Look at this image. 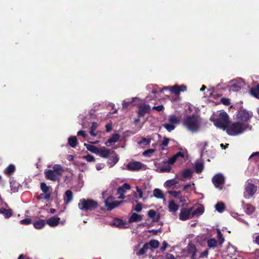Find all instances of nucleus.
<instances>
[{"label":"nucleus","mask_w":259,"mask_h":259,"mask_svg":"<svg viewBox=\"0 0 259 259\" xmlns=\"http://www.w3.org/2000/svg\"><path fill=\"white\" fill-rule=\"evenodd\" d=\"M183 124L189 130L196 132L199 127L198 116L194 114L187 116L183 120Z\"/></svg>","instance_id":"obj_1"},{"label":"nucleus","mask_w":259,"mask_h":259,"mask_svg":"<svg viewBox=\"0 0 259 259\" xmlns=\"http://www.w3.org/2000/svg\"><path fill=\"white\" fill-rule=\"evenodd\" d=\"M98 206V202L92 199L82 198L78 204V208L83 211H92Z\"/></svg>","instance_id":"obj_2"},{"label":"nucleus","mask_w":259,"mask_h":259,"mask_svg":"<svg viewBox=\"0 0 259 259\" xmlns=\"http://www.w3.org/2000/svg\"><path fill=\"white\" fill-rule=\"evenodd\" d=\"M230 123L229 116L225 112L221 113L218 118L214 120V124L224 130H227Z\"/></svg>","instance_id":"obj_3"},{"label":"nucleus","mask_w":259,"mask_h":259,"mask_svg":"<svg viewBox=\"0 0 259 259\" xmlns=\"http://www.w3.org/2000/svg\"><path fill=\"white\" fill-rule=\"evenodd\" d=\"M244 130L243 123L235 122L229 124L226 132L230 136H235L241 134Z\"/></svg>","instance_id":"obj_4"},{"label":"nucleus","mask_w":259,"mask_h":259,"mask_svg":"<svg viewBox=\"0 0 259 259\" xmlns=\"http://www.w3.org/2000/svg\"><path fill=\"white\" fill-rule=\"evenodd\" d=\"M212 182L216 188L222 190L223 185L225 184V178L222 174H218L212 177Z\"/></svg>","instance_id":"obj_5"},{"label":"nucleus","mask_w":259,"mask_h":259,"mask_svg":"<svg viewBox=\"0 0 259 259\" xmlns=\"http://www.w3.org/2000/svg\"><path fill=\"white\" fill-rule=\"evenodd\" d=\"M114 197L111 196L108 197L105 201V205L107 207V210H112L123 202V201H114Z\"/></svg>","instance_id":"obj_6"},{"label":"nucleus","mask_w":259,"mask_h":259,"mask_svg":"<svg viewBox=\"0 0 259 259\" xmlns=\"http://www.w3.org/2000/svg\"><path fill=\"white\" fill-rule=\"evenodd\" d=\"M237 118L242 122L247 121L252 116L251 112L245 110L240 109L237 114Z\"/></svg>","instance_id":"obj_7"},{"label":"nucleus","mask_w":259,"mask_h":259,"mask_svg":"<svg viewBox=\"0 0 259 259\" xmlns=\"http://www.w3.org/2000/svg\"><path fill=\"white\" fill-rule=\"evenodd\" d=\"M257 191V187L250 183H246L244 194L248 197H251Z\"/></svg>","instance_id":"obj_8"},{"label":"nucleus","mask_w":259,"mask_h":259,"mask_svg":"<svg viewBox=\"0 0 259 259\" xmlns=\"http://www.w3.org/2000/svg\"><path fill=\"white\" fill-rule=\"evenodd\" d=\"M192 208L183 209L181 210L179 214V218L182 221H186L193 218L192 213Z\"/></svg>","instance_id":"obj_9"},{"label":"nucleus","mask_w":259,"mask_h":259,"mask_svg":"<svg viewBox=\"0 0 259 259\" xmlns=\"http://www.w3.org/2000/svg\"><path fill=\"white\" fill-rule=\"evenodd\" d=\"M143 163L139 161L129 162L126 165V169L130 171H138L142 169Z\"/></svg>","instance_id":"obj_10"},{"label":"nucleus","mask_w":259,"mask_h":259,"mask_svg":"<svg viewBox=\"0 0 259 259\" xmlns=\"http://www.w3.org/2000/svg\"><path fill=\"white\" fill-rule=\"evenodd\" d=\"M150 106L146 104H143L139 106L138 114L139 117H143L146 114L150 113Z\"/></svg>","instance_id":"obj_11"},{"label":"nucleus","mask_w":259,"mask_h":259,"mask_svg":"<svg viewBox=\"0 0 259 259\" xmlns=\"http://www.w3.org/2000/svg\"><path fill=\"white\" fill-rule=\"evenodd\" d=\"M45 177L47 179L51 180L53 182L59 181L60 180L59 178H57L55 175L53 169H47L45 171Z\"/></svg>","instance_id":"obj_12"},{"label":"nucleus","mask_w":259,"mask_h":259,"mask_svg":"<svg viewBox=\"0 0 259 259\" xmlns=\"http://www.w3.org/2000/svg\"><path fill=\"white\" fill-rule=\"evenodd\" d=\"M109 157V159L107 163L110 165V167L113 166L119 160V157L114 151H112V152Z\"/></svg>","instance_id":"obj_13"},{"label":"nucleus","mask_w":259,"mask_h":259,"mask_svg":"<svg viewBox=\"0 0 259 259\" xmlns=\"http://www.w3.org/2000/svg\"><path fill=\"white\" fill-rule=\"evenodd\" d=\"M113 150L109 149L106 148L105 147H101L99 148V151L98 155L100 157L104 158L109 157L111 155Z\"/></svg>","instance_id":"obj_14"},{"label":"nucleus","mask_w":259,"mask_h":259,"mask_svg":"<svg viewBox=\"0 0 259 259\" xmlns=\"http://www.w3.org/2000/svg\"><path fill=\"white\" fill-rule=\"evenodd\" d=\"M148 216L152 220L153 222H157L159 221L160 215L159 213H157L156 211L153 209H150L148 211Z\"/></svg>","instance_id":"obj_15"},{"label":"nucleus","mask_w":259,"mask_h":259,"mask_svg":"<svg viewBox=\"0 0 259 259\" xmlns=\"http://www.w3.org/2000/svg\"><path fill=\"white\" fill-rule=\"evenodd\" d=\"M53 169L55 175H56L57 178H60V177L62 176L64 169L61 165L59 164H55L53 166Z\"/></svg>","instance_id":"obj_16"},{"label":"nucleus","mask_w":259,"mask_h":259,"mask_svg":"<svg viewBox=\"0 0 259 259\" xmlns=\"http://www.w3.org/2000/svg\"><path fill=\"white\" fill-rule=\"evenodd\" d=\"M60 221V218L56 217H53L49 218L47 221V223L51 227H56L57 226Z\"/></svg>","instance_id":"obj_17"},{"label":"nucleus","mask_w":259,"mask_h":259,"mask_svg":"<svg viewBox=\"0 0 259 259\" xmlns=\"http://www.w3.org/2000/svg\"><path fill=\"white\" fill-rule=\"evenodd\" d=\"M73 199V193L70 190H67L64 196V200L65 204H67L71 202Z\"/></svg>","instance_id":"obj_18"},{"label":"nucleus","mask_w":259,"mask_h":259,"mask_svg":"<svg viewBox=\"0 0 259 259\" xmlns=\"http://www.w3.org/2000/svg\"><path fill=\"white\" fill-rule=\"evenodd\" d=\"M243 209L245 212L247 214H252L255 210V207L249 203L244 204Z\"/></svg>","instance_id":"obj_19"},{"label":"nucleus","mask_w":259,"mask_h":259,"mask_svg":"<svg viewBox=\"0 0 259 259\" xmlns=\"http://www.w3.org/2000/svg\"><path fill=\"white\" fill-rule=\"evenodd\" d=\"M46 224L45 220L39 219L33 223V226L36 229L43 228Z\"/></svg>","instance_id":"obj_20"},{"label":"nucleus","mask_w":259,"mask_h":259,"mask_svg":"<svg viewBox=\"0 0 259 259\" xmlns=\"http://www.w3.org/2000/svg\"><path fill=\"white\" fill-rule=\"evenodd\" d=\"M142 220V217L140 214H138L136 213H133L129 219V222H138Z\"/></svg>","instance_id":"obj_21"},{"label":"nucleus","mask_w":259,"mask_h":259,"mask_svg":"<svg viewBox=\"0 0 259 259\" xmlns=\"http://www.w3.org/2000/svg\"><path fill=\"white\" fill-rule=\"evenodd\" d=\"M0 213L3 214L6 219H9L13 215V212L11 209H6L2 208L0 209Z\"/></svg>","instance_id":"obj_22"},{"label":"nucleus","mask_w":259,"mask_h":259,"mask_svg":"<svg viewBox=\"0 0 259 259\" xmlns=\"http://www.w3.org/2000/svg\"><path fill=\"white\" fill-rule=\"evenodd\" d=\"M250 93L252 96L259 99V83L250 89Z\"/></svg>","instance_id":"obj_23"},{"label":"nucleus","mask_w":259,"mask_h":259,"mask_svg":"<svg viewBox=\"0 0 259 259\" xmlns=\"http://www.w3.org/2000/svg\"><path fill=\"white\" fill-rule=\"evenodd\" d=\"M119 135L118 134H114L112 135L107 140L106 145L108 146V143L111 144L117 142L119 138Z\"/></svg>","instance_id":"obj_24"},{"label":"nucleus","mask_w":259,"mask_h":259,"mask_svg":"<svg viewBox=\"0 0 259 259\" xmlns=\"http://www.w3.org/2000/svg\"><path fill=\"white\" fill-rule=\"evenodd\" d=\"M84 146H85L88 150L98 155L99 151V148H97L95 146L90 144H84Z\"/></svg>","instance_id":"obj_25"},{"label":"nucleus","mask_w":259,"mask_h":259,"mask_svg":"<svg viewBox=\"0 0 259 259\" xmlns=\"http://www.w3.org/2000/svg\"><path fill=\"white\" fill-rule=\"evenodd\" d=\"M125 223L121 219L118 218H115L113 222V225L116 227H119V228H124Z\"/></svg>","instance_id":"obj_26"},{"label":"nucleus","mask_w":259,"mask_h":259,"mask_svg":"<svg viewBox=\"0 0 259 259\" xmlns=\"http://www.w3.org/2000/svg\"><path fill=\"white\" fill-rule=\"evenodd\" d=\"M148 246L150 247L149 249H156L159 246V242L157 240H151L148 243H146Z\"/></svg>","instance_id":"obj_27"},{"label":"nucleus","mask_w":259,"mask_h":259,"mask_svg":"<svg viewBox=\"0 0 259 259\" xmlns=\"http://www.w3.org/2000/svg\"><path fill=\"white\" fill-rule=\"evenodd\" d=\"M68 144L72 148H75L77 144V140L75 136H70L68 139Z\"/></svg>","instance_id":"obj_28"},{"label":"nucleus","mask_w":259,"mask_h":259,"mask_svg":"<svg viewBox=\"0 0 259 259\" xmlns=\"http://www.w3.org/2000/svg\"><path fill=\"white\" fill-rule=\"evenodd\" d=\"M179 208V206L174 201H171L169 203L168 209L170 212H175Z\"/></svg>","instance_id":"obj_29"},{"label":"nucleus","mask_w":259,"mask_h":259,"mask_svg":"<svg viewBox=\"0 0 259 259\" xmlns=\"http://www.w3.org/2000/svg\"><path fill=\"white\" fill-rule=\"evenodd\" d=\"M15 166L13 164H10L6 168L4 172L6 175L10 176L15 172Z\"/></svg>","instance_id":"obj_30"},{"label":"nucleus","mask_w":259,"mask_h":259,"mask_svg":"<svg viewBox=\"0 0 259 259\" xmlns=\"http://www.w3.org/2000/svg\"><path fill=\"white\" fill-rule=\"evenodd\" d=\"M153 195L157 198L161 199L164 197L162 191L159 189L156 188L153 191Z\"/></svg>","instance_id":"obj_31"},{"label":"nucleus","mask_w":259,"mask_h":259,"mask_svg":"<svg viewBox=\"0 0 259 259\" xmlns=\"http://www.w3.org/2000/svg\"><path fill=\"white\" fill-rule=\"evenodd\" d=\"M168 121L169 123L174 125L180 123V119L175 115H171L169 116Z\"/></svg>","instance_id":"obj_32"},{"label":"nucleus","mask_w":259,"mask_h":259,"mask_svg":"<svg viewBox=\"0 0 259 259\" xmlns=\"http://www.w3.org/2000/svg\"><path fill=\"white\" fill-rule=\"evenodd\" d=\"M150 247L147 243L144 244L143 246L137 252L138 255H142L145 253V252L149 249Z\"/></svg>","instance_id":"obj_33"},{"label":"nucleus","mask_w":259,"mask_h":259,"mask_svg":"<svg viewBox=\"0 0 259 259\" xmlns=\"http://www.w3.org/2000/svg\"><path fill=\"white\" fill-rule=\"evenodd\" d=\"M215 209L219 212H222L225 209V205L223 202H218L215 205Z\"/></svg>","instance_id":"obj_34"},{"label":"nucleus","mask_w":259,"mask_h":259,"mask_svg":"<svg viewBox=\"0 0 259 259\" xmlns=\"http://www.w3.org/2000/svg\"><path fill=\"white\" fill-rule=\"evenodd\" d=\"M217 237L219 240V243L220 245H222V244L224 243L225 241V239L223 237V234L222 233L220 229H218L217 230Z\"/></svg>","instance_id":"obj_35"},{"label":"nucleus","mask_w":259,"mask_h":259,"mask_svg":"<svg viewBox=\"0 0 259 259\" xmlns=\"http://www.w3.org/2000/svg\"><path fill=\"white\" fill-rule=\"evenodd\" d=\"M193 172L190 169H185L183 172L182 176L184 178L190 179L192 177Z\"/></svg>","instance_id":"obj_36"},{"label":"nucleus","mask_w":259,"mask_h":259,"mask_svg":"<svg viewBox=\"0 0 259 259\" xmlns=\"http://www.w3.org/2000/svg\"><path fill=\"white\" fill-rule=\"evenodd\" d=\"M204 212V208L202 207H198L195 210L192 211V217H194L196 215L202 214Z\"/></svg>","instance_id":"obj_37"},{"label":"nucleus","mask_w":259,"mask_h":259,"mask_svg":"<svg viewBox=\"0 0 259 259\" xmlns=\"http://www.w3.org/2000/svg\"><path fill=\"white\" fill-rule=\"evenodd\" d=\"M203 164L202 163H197L195 166V172L197 174L201 173L203 169Z\"/></svg>","instance_id":"obj_38"},{"label":"nucleus","mask_w":259,"mask_h":259,"mask_svg":"<svg viewBox=\"0 0 259 259\" xmlns=\"http://www.w3.org/2000/svg\"><path fill=\"white\" fill-rule=\"evenodd\" d=\"M177 184H178V182L174 179H171L169 180L166 181L164 185L166 187H170L172 186L176 185Z\"/></svg>","instance_id":"obj_39"},{"label":"nucleus","mask_w":259,"mask_h":259,"mask_svg":"<svg viewBox=\"0 0 259 259\" xmlns=\"http://www.w3.org/2000/svg\"><path fill=\"white\" fill-rule=\"evenodd\" d=\"M117 194L119 195L118 198L123 199L125 198L124 193L126 192L122 188L120 187H118L117 190Z\"/></svg>","instance_id":"obj_40"},{"label":"nucleus","mask_w":259,"mask_h":259,"mask_svg":"<svg viewBox=\"0 0 259 259\" xmlns=\"http://www.w3.org/2000/svg\"><path fill=\"white\" fill-rule=\"evenodd\" d=\"M171 169V166L168 165L167 166H161L159 168V172H169L170 171Z\"/></svg>","instance_id":"obj_41"},{"label":"nucleus","mask_w":259,"mask_h":259,"mask_svg":"<svg viewBox=\"0 0 259 259\" xmlns=\"http://www.w3.org/2000/svg\"><path fill=\"white\" fill-rule=\"evenodd\" d=\"M217 241L215 239L212 238L207 241V245L209 247H215L217 246Z\"/></svg>","instance_id":"obj_42"},{"label":"nucleus","mask_w":259,"mask_h":259,"mask_svg":"<svg viewBox=\"0 0 259 259\" xmlns=\"http://www.w3.org/2000/svg\"><path fill=\"white\" fill-rule=\"evenodd\" d=\"M40 189L44 193H47L49 192L50 188L45 183L42 182L40 184Z\"/></svg>","instance_id":"obj_43"},{"label":"nucleus","mask_w":259,"mask_h":259,"mask_svg":"<svg viewBox=\"0 0 259 259\" xmlns=\"http://www.w3.org/2000/svg\"><path fill=\"white\" fill-rule=\"evenodd\" d=\"M163 126L169 132H170L171 131L174 130L176 127L175 125L171 124L170 123H164L163 124Z\"/></svg>","instance_id":"obj_44"},{"label":"nucleus","mask_w":259,"mask_h":259,"mask_svg":"<svg viewBox=\"0 0 259 259\" xmlns=\"http://www.w3.org/2000/svg\"><path fill=\"white\" fill-rule=\"evenodd\" d=\"M170 91L171 93H175L176 95H179L180 93V90H179V85H175L171 88Z\"/></svg>","instance_id":"obj_45"},{"label":"nucleus","mask_w":259,"mask_h":259,"mask_svg":"<svg viewBox=\"0 0 259 259\" xmlns=\"http://www.w3.org/2000/svg\"><path fill=\"white\" fill-rule=\"evenodd\" d=\"M82 158L87 160L88 162H94L95 161V158L90 154H88L86 156H83Z\"/></svg>","instance_id":"obj_46"},{"label":"nucleus","mask_w":259,"mask_h":259,"mask_svg":"<svg viewBox=\"0 0 259 259\" xmlns=\"http://www.w3.org/2000/svg\"><path fill=\"white\" fill-rule=\"evenodd\" d=\"M151 142V140L150 139H147L146 138H142L141 141L138 142V144L139 145H141L142 144H144L146 145L149 144Z\"/></svg>","instance_id":"obj_47"},{"label":"nucleus","mask_w":259,"mask_h":259,"mask_svg":"<svg viewBox=\"0 0 259 259\" xmlns=\"http://www.w3.org/2000/svg\"><path fill=\"white\" fill-rule=\"evenodd\" d=\"M20 224L22 225H29L32 222V220L29 218H26L20 221Z\"/></svg>","instance_id":"obj_48"},{"label":"nucleus","mask_w":259,"mask_h":259,"mask_svg":"<svg viewBox=\"0 0 259 259\" xmlns=\"http://www.w3.org/2000/svg\"><path fill=\"white\" fill-rule=\"evenodd\" d=\"M221 102L226 106H228L231 104L230 100L227 98H222L221 99Z\"/></svg>","instance_id":"obj_49"},{"label":"nucleus","mask_w":259,"mask_h":259,"mask_svg":"<svg viewBox=\"0 0 259 259\" xmlns=\"http://www.w3.org/2000/svg\"><path fill=\"white\" fill-rule=\"evenodd\" d=\"M122 106L123 108H128L131 105H134V104L133 103V101L130 102V101H126L124 100L122 102Z\"/></svg>","instance_id":"obj_50"},{"label":"nucleus","mask_w":259,"mask_h":259,"mask_svg":"<svg viewBox=\"0 0 259 259\" xmlns=\"http://www.w3.org/2000/svg\"><path fill=\"white\" fill-rule=\"evenodd\" d=\"M188 252L192 253V254L194 252L196 253V248L194 245H193V244L189 245Z\"/></svg>","instance_id":"obj_51"},{"label":"nucleus","mask_w":259,"mask_h":259,"mask_svg":"<svg viewBox=\"0 0 259 259\" xmlns=\"http://www.w3.org/2000/svg\"><path fill=\"white\" fill-rule=\"evenodd\" d=\"M168 193L174 197L177 198L178 197V195L181 193V191H168Z\"/></svg>","instance_id":"obj_52"},{"label":"nucleus","mask_w":259,"mask_h":259,"mask_svg":"<svg viewBox=\"0 0 259 259\" xmlns=\"http://www.w3.org/2000/svg\"><path fill=\"white\" fill-rule=\"evenodd\" d=\"M142 203H140V202H137V205H136L135 208H134V210L136 211V212H140L141 210H142Z\"/></svg>","instance_id":"obj_53"},{"label":"nucleus","mask_w":259,"mask_h":259,"mask_svg":"<svg viewBox=\"0 0 259 259\" xmlns=\"http://www.w3.org/2000/svg\"><path fill=\"white\" fill-rule=\"evenodd\" d=\"M169 142V139L167 137H164L163 140L161 143V145L164 147H166L168 145Z\"/></svg>","instance_id":"obj_54"},{"label":"nucleus","mask_w":259,"mask_h":259,"mask_svg":"<svg viewBox=\"0 0 259 259\" xmlns=\"http://www.w3.org/2000/svg\"><path fill=\"white\" fill-rule=\"evenodd\" d=\"M136 190H137V191L138 194V196L136 194L135 197H137V198L138 197L139 198H142V197H143V192H142V190L140 188H139L138 187H136Z\"/></svg>","instance_id":"obj_55"},{"label":"nucleus","mask_w":259,"mask_h":259,"mask_svg":"<svg viewBox=\"0 0 259 259\" xmlns=\"http://www.w3.org/2000/svg\"><path fill=\"white\" fill-rule=\"evenodd\" d=\"M168 245L167 242L166 241H163L162 242V246L160 247V250L162 251H164L168 247Z\"/></svg>","instance_id":"obj_56"},{"label":"nucleus","mask_w":259,"mask_h":259,"mask_svg":"<svg viewBox=\"0 0 259 259\" xmlns=\"http://www.w3.org/2000/svg\"><path fill=\"white\" fill-rule=\"evenodd\" d=\"M177 160V158L175 155H173L172 157L168 159V162L169 164H173Z\"/></svg>","instance_id":"obj_57"},{"label":"nucleus","mask_w":259,"mask_h":259,"mask_svg":"<svg viewBox=\"0 0 259 259\" xmlns=\"http://www.w3.org/2000/svg\"><path fill=\"white\" fill-rule=\"evenodd\" d=\"M254 158V161H256V157H259V152H253L249 157V159Z\"/></svg>","instance_id":"obj_58"},{"label":"nucleus","mask_w":259,"mask_h":259,"mask_svg":"<svg viewBox=\"0 0 259 259\" xmlns=\"http://www.w3.org/2000/svg\"><path fill=\"white\" fill-rule=\"evenodd\" d=\"M161 232V229H159L158 230L152 229L148 230L149 233H152L154 235H157L159 232L160 233Z\"/></svg>","instance_id":"obj_59"},{"label":"nucleus","mask_w":259,"mask_h":259,"mask_svg":"<svg viewBox=\"0 0 259 259\" xmlns=\"http://www.w3.org/2000/svg\"><path fill=\"white\" fill-rule=\"evenodd\" d=\"M120 187L122 188L125 191L127 190H130L131 189L130 185L127 183H124Z\"/></svg>","instance_id":"obj_60"},{"label":"nucleus","mask_w":259,"mask_h":259,"mask_svg":"<svg viewBox=\"0 0 259 259\" xmlns=\"http://www.w3.org/2000/svg\"><path fill=\"white\" fill-rule=\"evenodd\" d=\"M163 108H164L163 106L161 105H158V106H154L152 108V109L156 110L157 111H162L163 109Z\"/></svg>","instance_id":"obj_61"},{"label":"nucleus","mask_w":259,"mask_h":259,"mask_svg":"<svg viewBox=\"0 0 259 259\" xmlns=\"http://www.w3.org/2000/svg\"><path fill=\"white\" fill-rule=\"evenodd\" d=\"M175 156V157L177 158V159H178L179 157H181V158H184V154L183 152H177L176 154H175L174 155Z\"/></svg>","instance_id":"obj_62"},{"label":"nucleus","mask_w":259,"mask_h":259,"mask_svg":"<svg viewBox=\"0 0 259 259\" xmlns=\"http://www.w3.org/2000/svg\"><path fill=\"white\" fill-rule=\"evenodd\" d=\"M98 123L96 122H93L92 124V126L91 127V130H92V131H96L97 128L98 127Z\"/></svg>","instance_id":"obj_63"},{"label":"nucleus","mask_w":259,"mask_h":259,"mask_svg":"<svg viewBox=\"0 0 259 259\" xmlns=\"http://www.w3.org/2000/svg\"><path fill=\"white\" fill-rule=\"evenodd\" d=\"M166 259H176V258L173 254L167 253L166 255Z\"/></svg>","instance_id":"obj_64"}]
</instances>
